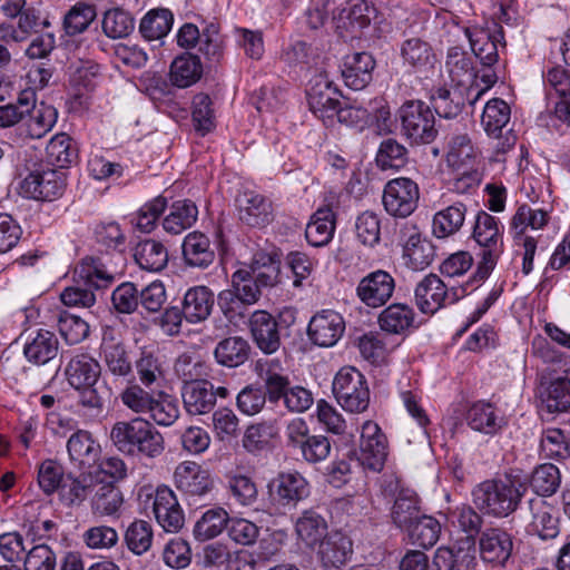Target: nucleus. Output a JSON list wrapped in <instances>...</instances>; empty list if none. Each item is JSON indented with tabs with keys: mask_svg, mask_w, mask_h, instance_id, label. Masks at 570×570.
<instances>
[{
	"mask_svg": "<svg viewBox=\"0 0 570 570\" xmlns=\"http://www.w3.org/2000/svg\"><path fill=\"white\" fill-rule=\"evenodd\" d=\"M528 490L518 478L485 480L472 491L475 508L485 515L507 518L513 513Z\"/></svg>",
	"mask_w": 570,
	"mask_h": 570,
	"instance_id": "1",
	"label": "nucleus"
},
{
	"mask_svg": "<svg viewBox=\"0 0 570 570\" xmlns=\"http://www.w3.org/2000/svg\"><path fill=\"white\" fill-rule=\"evenodd\" d=\"M110 440L119 452L132 456L156 458L165 449L161 433L141 417L115 423L110 430Z\"/></svg>",
	"mask_w": 570,
	"mask_h": 570,
	"instance_id": "2",
	"label": "nucleus"
},
{
	"mask_svg": "<svg viewBox=\"0 0 570 570\" xmlns=\"http://www.w3.org/2000/svg\"><path fill=\"white\" fill-rule=\"evenodd\" d=\"M473 239L483 247L482 258L478 264L471 283L484 281L497 265L502 253V227L499 220L487 212H479L472 232Z\"/></svg>",
	"mask_w": 570,
	"mask_h": 570,
	"instance_id": "3",
	"label": "nucleus"
},
{
	"mask_svg": "<svg viewBox=\"0 0 570 570\" xmlns=\"http://www.w3.org/2000/svg\"><path fill=\"white\" fill-rule=\"evenodd\" d=\"M402 135L414 145L431 144L436 135L434 111L421 100L404 102L399 109Z\"/></svg>",
	"mask_w": 570,
	"mask_h": 570,
	"instance_id": "4",
	"label": "nucleus"
},
{
	"mask_svg": "<svg viewBox=\"0 0 570 570\" xmlns=\"http://www.w3.org/2000/svg\"><path fill=\"white\" fill-rule=\"evenodd\" d=\"M333 393L347 412L362 413L368 407L370 390L364 375L355 367L345 366L336 373Z\"/></svg>",
	"mask_w": 570,
	"mask_h": 570,
	"instance_id": "5",
	"label": "nucleus"
},
{
	"mask_svg": "<svg viewBox=\"0 0 570 570\" xmlns=\"http://www.w3.org/2000/svg\"><path fill=\"white\" fill-rule=\"evenodd\" d=\"M285 435L287 445L297 451L308 463L322 462L331 453L330 439L322 434L312 435L306 421L302 417H295L287 423Z\"/></svg>",
	"mask_w": 570,
	"mask_h": 570,
	"instance_id": "6",
	"label": "nucleus"
},
{
	"mask_svg": "<svg viewBox=\"0 0 570 570\" xmlns=\"http://www.w3.org/2000/svg\"><path fill=\"white\" fill-rule=\"evenodd\" d=\"M66 186V174L48 167L29 173L19 188L20 194L27 198L52 202L63 195Z\"/></svg>",
	"mask_w": 570,
	"mask_h": 570,
	"instance_id": "7",
	"label": "nucleus"
},
{
	"mask_svg": "<svg viewBox=\"0 0 570 570\" xmlns=\"http://www.w3.org/2000/svg\"><path fill=\"white\" fill-rule=\"evenodd\" d=\"M420 189L415 181L400 177L390 180L383 190V205L393 217L406 218L417 207Z\"/></svg>",
	"mask_w": 570,
	"mask_h": 570,
	"instance_id": "8",
	"label": "nucleus"
},
{
	"mask_svg": "<svg viewBox=\"0 0 570 570\" xmlns=\"http://www.w3.org/2000/svg\"><path fill=\"white\" fill-rule=\"evenodd\" d=\"M309 493L308 481L296 471L282 472L268 483L271 503L284 509H295Z\"/></svg>",
	"mask_w": 570,
	"mask_h": 570,
	"instance_id": "9",
	"label": "nucleus"
},
{
	"mask_svg": "<svg viewBox=\"0 0 570 570\" xmlns=\"http://www.w3.org/2000/svg\"><path fill=\"white\" fill-rule=\"evenodd\" d=\"M176 488L190 501L197 504L206 499L214 489V481L209 472L191 461L179 463L174 472Z\"/></svg>",
	"mask_w": 570,
	"mask_h": 570,
	"instance_id": "10",
	"label": "nucleus"
},
{
	"mask_svg": "<svg viewBox=\"0 0 570 570\" xmlns=\"http://www.w3.org/2000/svg\"><path fill=\"white\" fill-rule=\"evenodd\" d=\"M527 531L542 540L554 539L559 534V519L556 510L543 498L534 497L527 501L523 510Z\"/></svg>",
	"mask_w": 570,
	"mask_h": 570,
	"instance_id": "11",
	"label": "nucleus"
},
{
	"mask_svg": "<svg viewBox=\"0 0 570 570\" xmlns=\"http://www.w3.org/2000/svg\"><path fill=\"white\" fill-rule=\"evenodd\" d=\"M387 458L386 438L380 426L373 421H366L362 425L360 440V463L374 472H380Z\"/></svg>",
	"mask_w": 570,
	"mask_h": 570,
	"instance_id": "12",
	"label": "nucleus"
},
{
	"mask_svg": "<svg viewBox=\"0 0 570 570\" xmlns=\"http://www.w3.org/2000/svg\"><path fill=\"white\" fill-rule=\"evenodd\" d=\"M395 289V279L386 271L376 269L361 278L356 286V296L367 307L384 306Z\"/></svg>",
	"mask_w": 570,
	"mask_h": 570,
	"instance_id": "13",
	"label": "nucleus"
},
{
	"mask_svg": "<svg viewBox=\"0 0 570 570\" xmlns=\"http://www.w3.org/2000/svg\"><path fill=\"white\" fill-rule=\"evenodd\" d=\"M415 302L424 314H433L445 304L454 303L459 296L455 291H449L443 281L435 274H429L416 285Z\"/></svg>",
	"mask_w": 570,
	"mask_h": 570,
	"instance_id": "14",
	"label": "nucleus"
},
{
	"mask_svg": "<svg viewBox=\"0 0 570 570\" xmlns=\"http://www.w3.org/2000/svg\"><path fill=\"white\" fill-rule=\"evenodd\" d=\"M345 332L343 316L334 309H322L314 314L307 326L312 343L321 347L334 346Z\"/></svg>",
	"mask_w": 570,
	"mask_h": 570,
	"instance_id": "15",
	"label": "nucleus"
},
{
	"mask_svg": "<svg viewBox=\"0 0 570 570\" xmlns=\"http://www.w3.org/2000/svg\"><path fill=\"white\" fill-rule=\"evenodd\" d=\"M338 89L326 76L320 75L308 91V106L311 111L325 125L334 121L335 114L341 105Z\"/></svg>",
	"mask_w": 570,
	"mask_h": 570,
	"instance_id": "16",
	"label": "nucleus"
},
{
	"mask_svg": "<svg viewBox=\"0 0 570 570\" xmlns=\"http://www.w3.org/2000/svg\"><path fill=\"white\" fill-rule=\"evenodd\" d=\"M325 570H338L351 561L352 540L341 531H332L314 550Z\"/></svg>",
	"mask_w": 570,
	"mask_h": 570,
	"instance_id": "17",
	"label": "nucleus"
},
{
	"mask_svg": "<svg viewBox=\"0 0 570 570\" xmlns=\"http://www.w3.org/2000/svg\"><path fill=\"white\" fill-rule=\"evenodd\" d=\"M153 511L158 524L167 532H178L185 522L184 512L171 489L158 487L153 503Z\"/></svg>",
	"mask_w": 570,
	"mask_h": 570,
	"instance_id": "18",
	"label": "nucleus"
},
{
	"mask_svg": "<svg viewBox=\"0 0 570 570\" xmlns=\"http://www.w3.org/2000/svg\"><path fill=\"white\" fill-rule=\"evenodd\" d=\"M403 258L405 264L414 269L422 271L430 266L435 257L433 244L417 230L415 226L405 227L403 230Z\"/></svg>",
	"mask_w": 570,
	"mask_h": 570,
	"instance_id": "19",
	"label": "nucleus"
},
{
	"mask_svg": "<svg viewBox=\"0 0 570 570\" xmlns=\"http://www.w3.org/2000/svg\"><path fill=\"white\" fill-rule=\"evenodd\" d=\"M511 535L500 528H489L479 538L480 556L484 562L504 566L512 553Z\"/></svg>",
	"mask_w": 570,
	"mask_h": 570,
	"instance_id": "20",
	"label": "nucleus"
},
{
	"mask_svg": "<svg viewBox=\"0 0 570 570\" xmlns=\"http://www.w3.org/2000/svg\"><path fill=\"white\" fill-rule=\"evenodd\" d=\"M249 330L255 344L265 354H273L279 348L278 324L268 312L255 311L249 317Z\"/></svg>",
	"mask_w": 570,
	"mask_h": 570,
	"instance_id": "21",
	"label": "nucleus"
},
{
	"mask_svg": "<svg viewBox=\"0 0 570 570\" xmlns=\"http://www.w3.org/2000/svg\"><path fill=\"white\" fill-rule=\"evenodd\" d=\"M542 409L549 413L570 409V368L558 376L542 381L539 389Z\"/></svg>",
	"mask_w": 570,
	"mask_h": 570,
	"instance_id": "22",
	"label": "nucleus"
},
{
	"mask_svg": "<svg viewBox=\"0 0 570 570\" xmlns=\"http://www.w3.org/2000/svg\"><path fill=\"white\" fill-rule=\"evenodd\" d=\"M239 219L248 226L262 227L273 219L271 202L255 191H244L236 199Z\"/></svg>",
	"mask_w": 570,
	"mask_h": 570,
	"instance_id": "23",
	"label": "nucleus"
},
{
	"mask_svg": "<svg viewBox=\"0 0 570 570\" xmlns=\"http://www.w3.org/2000/svg\"><path fill=\"white\" fill-rule=\"evenodd\" d=\"M67 451L70 461L79 469L87 470L99 463L101 448L91 433L78 430L69 438Z\"/></svg>",
	"mask_w": 570,
	"mask_h": 570,
	"instance_id": "24",
	"label": "nucleus"
},
{
	"mask_svg": "<svg viewBox=\"0 0 570 570\" xmlns=\"http://www.w3.org/2000/svg\"><path fill=\"white\" fill-rule=\"evenodd\" d=\"M258 377L264 382L265 393L269 402L274 403L282 399L291 382L278 358L258 360L255 365Z\"/></svg>",
	"mask_w": 570,
	"mask_h": 570,
	"instance_id": "25",
	"label": "nucleus"
},
{
	"mask_svg": "<svg viewBox=\"0 0 570 570\" xmlns=\"http://www.w3.org/2000/svg\"><path fill=\"white\" fill-rule=\"evenodd\" d=\"M214 384L207 380L188 382L181 387L184 407L190 415L209 413L215 404Z\"/></svg>",
	"mask_w": 570,
	"mask_h": 570,
	"instance_id": "26",
	"label": "nucleus"
},
{
	"mask_svg": "<svg viewBox=\"0 0 570 570\" xmlns=\"http://www.w3.org/2000/svg\"><path fill=\"white\" fill-rule=\"evenodd\" d=\"M295 533L299 544L314 551L330 533L327 522L323 515L314 510H305L296 519Z\"/></svg>",
	"mask_w": 570,
	"mask_h": 570,
	"instance_id": "27",
	"label": "nucleus"
},
{
	"mask_svg": "<svg viewBox=\"0 0 570 570\" xmlns=\"http://www.w3.org/2000/svg\"><path fill=\"white\" fill-rule=\"evenodd\" d=\"M375 61L368 52H354L344 58L342 77L347 87L354 90L365 88L372 80Z\"/></svg>",
	"mask_w": 570,
	"mask_h": 570,
	"instance_id": "28",
	"label": "nucleus"
},
{
	"mask_svg": "<svg viewBox=\"0 0 570 570\" xmlns=\"http://www.w3.org/2000/svg\"><path fill=\"white\" fill-rule=\"evenodd\" d=\"M214 306V294L206 286L190 287L184 295L181 313L191 324L208 318Z\"/></svg>",
	"mask_w": 570,
	"mask_h": 570,
	"instance_id": "29",
	"label": "nucleus"
},
{
	"mask_svg": "<svg viewBox=\"0 0 570 570\" xmlns=\"http://www.w3.org/2000/svg\"><path fill=\"white\" fill-rule=\"evenodd\" d=\"M37 102V95L32 89H24L19 92L16 101L0 106V128L18 126L19 135L24 128L29 111Z\"/></svg>",
	"mask_w": 570,
	"mask_h": 570,
	"instance_id": "30",
	"label": "nucleus"
},
{
	"mask_svg": "<svg viewBox=\"0 0 570 570\" xmlns=\"http://www.w3.org/2000/svg\"><path fill=\"white\" fill-rule=\"evenodd\" d=\"M468 425L485 435H494L501 431L505 422L497 412L493 404L484 401L475 402L466 413Z\"/></svg>",
	"mask_w": 570,
	"mask_h": 570,
	"instance_id": "31",
	"label": "nucleus"
},
{
	"mask_svg": "<svg viewBox=\"0 0 570 570\" xmlns=\"http://www.w3.org/2000/svg\"><path fill=\"white\" fill-rule=\"evenodd\" d=\"M99 363L87 354L73 356L66 367V377L70 386L76 390L92 386L99 382Z\"/></svg>",
	"mask_w": 570,
	"mask_h": 570,
	"instance_id": "32",
	"label": "nucleus"
},
{
	"mask_svg": "<svg viewBox=\"0 0 570 570\" xmlns=\"http://www.w3.org/2000/svg\"><path fill=\"white\" fill-rule=\"evenodd\" d=\"M414 320L415 313L411 306L394 303L380 313L377 322L383 332L404 335L414 326Z\"/></svg>",
	"mask_w": 570,
	"mask_h": 570,
	"instance_id": "33",
	"label": "nucleus"
},
{
	"mask_svg": "<svg viewBox=\"0 0 570 570\" xmlns=\"http://www.w3.org/2000/svg\"><path fill=\"white\" fill-rule=\"evenodd\" d=\"M422 514L416 493L409 489L401 490L390 512L393 524L402 530H407Z\"/></svg>",
	"mask_w": 570,
	"mask_h": 570,
	"instance_id": "34",
	"label": "nucleus"
},
{
	"mask_svg": "<svg viewBox=\"0 0 570 570\" xmlns=\"http://www.w3.org/2000/svg\"><path fill=\"white\" fill-rule=\"evenodd\" d=\"M183 257L190 267L206 268L215 259L209 238L198 232L189 233L183 242Z\"/></svg>",
	"mask_w": 570,
	"mask_h": 570,
	"instance_id": "35",
	"label": "nucleus"
},
{
	"mask_svg": "<svg viewBox=\"0 0 570 570\" xmlns=\"http://www.w3.org/2000/svg\"><path fill=\"white\" fill-rule=\"evenodd\" d=\"M468 208L462 202H455L438 210L432 219V233L438 238L456 234L463 226Z\"/></svg>",
	"mask_w": 570,
	"mask_h": 570,
	"instance_id": "36",
	"label": "nucleus"
},
{
	"mask_svg": "<svg viewBox=\"0 0 570 570\" xmlns=\"http://www.w3.org/2000/svg\"><path fill=\"white\" fill-rule=\"evenodd\" d=\"M59 350L57 336L47 330H39L36 335L24 344L23 353L27 360L37 365H45L53 360Z\"/></svg>",
	"mask_w": 570,
	"mask_h": 570,
	"instance_id": "37",
	"label": "nucleus"
},
{
	"mask_svg": "<svg viewBox=\"0 0 570 570\" xmlns=\"http://www.w3.org/2000/svg\"><path fill=\"white\" fill-rule=\"evenodd\" d=\"M335 230V215L330 207L318 208L312 216L305 229V237L309 245L322 247L327 245Z\"/></svg>",
	"mask_w": 570,
	"mask_h": 570,
	"instance_id": "38",
	"label": "nucleus"
},
{
	"mask_svg": "<svg viewBox=\"0 0 570 570\" xmlns=\"http://www.w3.org/2000/svg\"><path fill=\"white\" fill-rule=\"evenodd\" d=\"M58 111L53 106L41 102L29 111L24 128L21 129V137L40 139L47 135L57 122Z\"/></svg>",
	"mask_w": 570,
	"mask_h": 570,
	"instance_id": "39",
	"label": "nucleus"
},
{
	"mask_svg": "<svg viewBox=\"0 0 570 570\" xmlns=\"http://www.w3.org/2000/svg\"><path fill=\"white\" fill-rule=\"evenodd\" d=\"M198 209L189 199L177 200L169 207V213L163 220L164 229L173 235L181 234L197 220Z\"/></svg>",
	"mask_w": 570,
	"mask_h": 570,
	"instance_id": "40",
	"label": "nucleus"
},
{
	"mask_svg": "<svg viewBox=\"0 0 570 570\" xmlns=\"http://www.w3.org/2000/svg\"><path fill=\"white\" fill-rule=\"evenodd\" d=\"M136 263L148 272H160L168 264V250L158 240L145 239L139 242L134 252Z\"/></svg>",
	"mask_w": 570,
	"mask_h": 570,
	"instance_id": "41",
	"label": "nucleus"
},
{
	"mask_svg": "<svg viewBox=\"0 0 570 570\" xmlns=\"http://www.w3.org/2000/svg\"><path fill=\"white\" fill-rule=\"evenodd\" d=\"M173 23L174 14L169 9H151L141 18L139 32L148 41L160 40L169 33Z\"/></svg>",
	"mask_w": 570,
	"mask_h": 570,
	"instance_id": "42",
	"label": "nucleus"
},
{
	"mask_svg": "<svg viewBox=\"0 0 570 570\" xmlns=\"http://www.w3.org/2000/svg\"><path fill=\"white\" fill-rule=\"evenodd\" d=\"M250 346L245 338L230 336L217 344L214 356L220 365L237 367L248 360Z\"/></svg>",
	"mask_w": 570,
	"mask_h": 570,
	"instance_id": "43",
	"label": "nucleus"
},
{
	"mask_svg": "<svg viewBox=\"0 0 570 570\" xmlns=\"http://www.w3.org/2000/svg\"><path fill=\"white\" fill-rule=\"evenodd\" d=\"M75 277L92 289L105 288L114 281V275L95 257L83 258L75 268Z\"/></svg>",
	"mask_w": 570,
	"mask_h": 570,
	"instance_id": "44",
	"label": "nucleus"
},
{
	"mask_svg": "<svg viewBox=\"0 0 570 570\" xmlns=\"http://www.w3.org/2000/svg\"><path fill=\"white\" fill-rule=\"evenodd\" d=\"M253 277L265 287H273L278 283L279 261L273 254L256 252L248 266H244Z\"/></svg>",
	"mask_w": 570,
	"mask_h": 570,
	"instance_id": "45",
	"label": "nucleus"
},
{
	"mask_svg": "<svg viewBox=\"0 0 570 570\" xmlns=\"http://www.w3.org/2000/svg\"><path fill=\"white\" fill-rule=\"evenodd\" d=\"M465 33L469 38L471 49L481 65L484 67H493L499 57L497 37H492L489 31L478 28L472 30L465 29Z\"/></svg>",
	"mask_w": 570,
	"mask_h": 570,
	"instance_id": "46",
	"label": "nucleus"
},
{
	"mask_svg": "<svg viewBox=\"0 0 570 570\" xmlns=\"http://www.w3.org/2000/svg\"><path fill=\"white\" fill-rule=\"evenodd\" d=\"M476 151L466 134L452 135L448 141L446 161L456 170L472 168Z\"/></svg>",
	"mask_w": 570,
	"mask_h": 570,
	"instance_id": "47",
	"label": "nucleus"
},
{
	"mask_svg": "<svg viewBox=\"0 0 570 570\" xmlns=\"http://www.w3.org/2000/svg\"><path fill=\"white\" fill-rule=\"evenodd\" d=\"M510 107L504 100L494 98L488 101L481 118L487 134L491 137L499 138L503 128L510 120Z\"/></svg>",
	"mask_w": 570,
	"mask_h": 570,
	"instance_id": "48",
	"label": "nucleus"
},
{
	"mask_svg": "<svg viewBox=\"0 0 570 570\" xmlns=\"http://www.w3.org/2000/svg\"><path fill=\"white\" fill-rule=\"evenodd\" d=\"M122 504L121 491L111 483L101 484L91 500L92 512L101 517L116 515Z\"/></svg>",
	"mask_w": 570,
	"mask_h": 570,
	"instance_id": "49",
	"label": "nucleus"
},
{
	"mask_svg": "<svg viewBox=\"0 0 570 570\" xmlns=\"http://www.w3.org/2000/svg\"><path fill=\"white\" fill-rule=\"evenodd\" d=\"M47 159L59 168H66L77 160L78 150L65 132L53 136L46 147Z\"/></svg>",
	"mask_w": 570,
	"mask_h": 570,
	"instance_id": "50",
	"label": "nucleus"
},
{
	"mask_svg": "<svg viewBox=\"0 0 570 570\" xmlns=\"http://www.w3.org/2000/svg\"><path fill=\"white\" fill-rule=\"evenodd\" d=\"M228 520V513L223 508L207 510L194 527L195 538L199 541L216 538L227 528Z\"/></svg>",
	"mask_w": 570,
	"mask_h": 570,
	"instance_id": "51",
	"label": "nucleus"
},
{
	"mask_svg": "<svg viewBox=\"0 0 570 570\" xmlns=\"http://www.w3.org/2000/svg\"><path fill=\"white\" fill-rule=\"evenodd\" d=\"M406 531L413 544L429 549L438 542L441 524L433 517L423 513Z\"/></svg>",
	"mask_w": 570,
	"mask_h": 570,
	"instance_id": "52",
	"label": "nucleus"
},
{
	"mask_svg": "<svg viewBox=\"0 0 570 570\" xmlns=\"http://www.w3.org/2000/svg\"><path fill=\"white\" fill-rule=\"evenodd\" d=\"M200 73L202 67L199 60L191 55L177 57L170 66V80L179 88H186L196 82Z\"/></svg>",
	"mask_w": 570,
	"mask_h": 570,
	"instance_id": "53",
	"label": "nucleus"
},
{
	"mask_svg": "<svg viewBox=\"0 0 570 570\" xmlns=\"http://www.w3.org/2000/svg\"><path fill=\"white\" fill-rule=\"evenodd\" d=\"M530 483L538 494L537 497L552 495L558 491L561 484L560 471L551 463L541 464L532 472Z\"/></svg>",
	"mask_w": 570,
	"mask_h": 570,
	"instance_id": "54",
	"label": "nucleus"
},
{
	"mask_svg": "<svg viewBox=\"0 0 570 570\" xmlns=\"http://www.w3.org/2000/svg\"><path fill=\"white\" fill-rule=\"evenodd\" d=\"M148 413L158 425L169 426L179 417L177 400L164 391L155 392Z\"/></svg>",
	"mask_w": 570,
	"mask_h": 570,
	"instance_id": "55",
	"label": "nucleus"
},
{
	"mask_svg": "<svg viewBox=\"0 0 570 570\" xmlns=\"http://www.w3.org/2000/svg\"><path fill=\"white\" fill-rule=\"evenodd\" d=\"M153 538L151 524L144 520H135L131 522L124 535L127 548L137 556L144 554L150 549Z\"/></svg>",
	"mask_w": 570,
	"mask_h": 570,
	"instance_id": "56",
	"label": "nucleus"
},
{
	"mask_svg": "<svg viewBox=\"0 0 570 570\" xmlns=\"http://www.w3.org/2000/svg\"><path fill=\"white\" fill-rule=\"evenodd\" d=\"M91 490L89 476L67 474L59 488L60 500L69 507L82 503Z\"/></svg>",
	"mask_w": 570,
	"mask_h": 570,
	"instance_id": "57",
	"label": "nucleus"
},
{
	"mask_svg": "<svg viewBox=\"0 0 570 570\" xmlns=\"http://www.w3.org/2000/svg\"><path fill=\"white\" fill-rule=\"evenodd\" d=\"M401 56L405 63L415 69H423L431 66L434 61L432 48L420 38H411L404 41L401 48Z\"/></svg>",
	"mask_w": 570,
	"mask_h": 570,
	"instance_id": "58",
	"label": "nucleus"
},
{
	"mask_svg": "<svg viewBox=\"0 0 570 570\" xmlns=\"http://www.w3.org/2000/svg\"><path fill=\"white\" fill-rule=\"evenodd\" d=\"M134 28V18L129 12L122 9H110L104 14L102 30L108 38H125L132 32Z\"/></svg>",
	"mask_w": 570,
	"mask_h": 570,
	"instance_id": "59",
	"label": "nucleus"
},
{
	"mask_svg": "<svg viewBox=\"0 0 570 570\" xmlns=\"http://www.w3.org/2000/svg\"><path fill=\"white\" fill-rule=\"evenodd\" d=\"M97 13L92 4L78 2L66 13L63 29L69 36H77L88 29Z\"/></svg>",
	"mask_w": 570,
	"mask_h": 570,
	"instance_id": "60",
	"label": "nucleus"
},
{
	"mask_svg": "<svg viewBox=\"0 0 570 570\" xmlns=\"http://www.w3.org/2000/svg\"><path fill=\"white\" fill-rule=\"evenodd\" d=\"M232 287L238 293V298L244 305H253L258 302L262 296V289L266 288L261 285L246 268H238L232 275Z\"/></svg>",
	"mask_w": 570,
	"mask_h": 570,
	"instance_id": "61",
	"label": "nucleus"
},
{
	"mask_svg": "<svg viewBox=\"0 0 570 570\" xmlns=\"http://www.w3.org/2000/svg\"><path fill=\"white\" fill-rule=\"evenodd\" d=\"M446 69L453 81L461 85L474 76L472 59L460 47H452L448 51Z\"/></svg>",
	"mask_w": 570,
	"mask_h": 570,
	"instance_id": "62",
	"label": "nucleus"
},
{
	"mask_svg": "<svg viewBox=\"0 0 570 570\" xmlns=\"http://www.w3.org/2000/svg\"><path fill=\"white\" fill-rule=\"evenodd\" d=\"M431 570H474V557L440 547L434 552Z\"/></svg>",
	"mask_w": 570,
	"mask_h": 570,
	"instance_id": "63",
	"label": "nucleus"
},
{
	"mask_svg": "<svg viewBox=\"0 0 570 570\" xmlns=\"http://www.w3.org/2000/svg\"><path fill=\"white\" fill-rule=\"evenodd\" d=\"M57 553L47 543H37L24 554L23 570H56Z\"/></svg>",
	"mask_w": 570,
	"mask_h": 570,
	"instance_id": "64",
	"label": "nucleus"
}]
</instances>
